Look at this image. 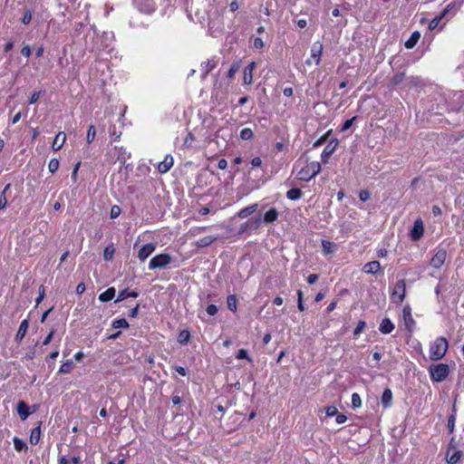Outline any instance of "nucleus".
<instances>
[{
  "instance_id": "obj_29",
  "label": "nucleus",
  "mask_w": 464,
  "mask_h": 464,
  "mask_svg": "<svg viewBox=\"0 0 464 464\" xmlns=\"http://www.w3.org/2000/svg\"><path fill=\"white\" fill-rule=\"evenodd\" d=\"M302 195H303V193H302L301 189L296 188H291L286 192L287 198H289L291 200H297L302 197Z\"/></svg>"
},
{
  "instance_id": "obj_23",
  "label": "nucleus",
  "mask_w": 464,
  "mask_h": 464,
  "mask_svg": "<svg viewBox=\"0 0 464 464\" xmlns=\"http://www.w3.org/2000/svg\"><path fill=\"white\" fill-rule=\"evenodd\" d=\"M114 296H115V289H114V287H110L99 295V300L101 302L105 303V302H109L111 299H113Z\"/></svg>"
},
{
  "instance_id": "obj_7",
  "label": "nucleus",
  "mask_w": 464,
  "mask_h": 464,
  "mask_svg": "<svg viewBox=\"0 0 464 464\" xmlns=\"http://www.w3.org/2000/svg\"><path fill=\"white\" fill-rule=\"evenodd\" d=\"M338 140L337 139H334L332 140H330L328 142V144L325 146V148L324 149L322 154H321V158H322V161L324 163H327L330 156L334 152V150H336L337 146H338Z\"/></svg>"
},
{
  "instance_id": "obj_55",
  "label": "nucleus",
  "mask_w": 464,
  "mask_h": 464,
  "mask_svg": "<svg viewBox=\"0 0 464 464\" xmlns=\"http://www.w3.org/2000/svg\"><path fill=\"white\" fill-rule=\"evenodd\" d=\"M254 46H255V48H256V49H261V48H263V47H264V42H263V40H262L261 38H259V37L255 38V40H254Z\"/></svg>"
},
{
  "instance_id": "obj_62",
  "label": "nucleus",
  "mask_w": 464,
  "mask_h": 464,
  "mask_svg": "<svg viewBox=\"0 0 464 464\" xmlns=\"http://www.w3.org/2000/svg\"><path fill=\"white\" fill-rule=\"evenodd\" d=\"M85 289H86L85 285L83 283H80L76 286V293L79 295H82L85 291Z\"/></svg>"
},
{
  "instance_id": "obj_50",
  "label": "nucleus",
  "mask_w": 464,
  "mask_h": 464,
  "mask_svg": "<svg viewBox=\"0 0 464 464\" xmlns=\"http://www.w3.org/2000/svg\"><path fill=\"white\" fill-rule=\"evenodd\" d=\"M370 192L368 190H361L359 193V198L362 201H366L370 198Z\"/></svg>"
},
{
  "instance_id": "obj_33",
  "label": "nucleus",
  "mask_w": 464,
  "mask_h": 464,
  "mask_svg": "<svg viewBox=\"0 0 464 464\" xmlns=\"http://www.w3.org/2000/svg\"><path fill=\"white\" fill-rule=\"evenodd\" d=\"M72 368H73V363H72V361H70V360H68V361L64 362L61 365V367H60V369H59V372H61V373H69V372H72Z\"/></svg>"
},
{
  "instance_id": "obj_24",
  "label": "nucleus",
  "mask_w": 464,
  "mask_h": 464,
  "mask_svg": "<svg viewBox=\"0 0 464 464\" xmlns=\"http://www.w3.org/2000/svg\"><path fill=\"white\" fill-rule=\"evenodd\" d=\"M28 321L27 320H23L19 325V328H18V331H17V334L15 335V339L17 341H21L24 335L26 334V332H27V329H28Z\"/></svg>"
},
{
  "instance_id": "obj_32",
  "label": "nucleus",
  "mask_w": 464,
  "mask_h": 464,
  "mask_svg": "<svg viewBox=\"0 0 464 464\" xmlns=\"http://www.w3.org/2000/svg\"><path fill=\"white\" fill-rule=\"evenodd\" d=\"M11 188V185L10 184H7L4 190L1 192L0 194V209H4L6 205H7V199H6V197H5V193L6 191Z\"/></svg>"
},
{
  "instance_id": "obj_34",
  "label": "nucleus",
  "mask_w": 464,
  "mask_h": 464,
  "mask_svg": "<svg viewBox=\"0 0 464 464\" xmlns=\"http://www.w3.org/2000/svg\"><path fill=\"white\" fill-rule=\"evenodd\" d=\"M254 137V132L249 128H244L240 131V138L244 140H249Z\"/></svg>"
},
{
  "instance_id": "obj_13",
  "label": "nucleus",
  "mask_w": 464,
  "mask_h": 464,
  "mask_svg": "<svg viewBox=\"0 0 464 464\" xmlns=\"http://www.w3.org/2000/svg\"><path fill=\"white\" fill-rule=\"evenodd\" d=\"M381 269H382V266H381L380 262H378V261L368 262L362 267V271L365 274H370V275H376L381 271Z\"/></svg>"
},
{
  "instance_id": "obj_39",
  "label": "nucleus",
  "mask_w": 464,
  "mask_h": 464,
  "mask_svg": "<svg viewBox=\"0 0 464 464\" xmlns=\"http://www.w3.org/2000/svg\"><path fill=\"white\" fill-rule=\"evenodd\" d=\"M352 405L353 408H360L362 406V400L358 393L352 394Z\"/></svg>"
},
{
  "instance_id": "obj_19",
  "label": "nucleus",
  "mask_w": 464,
  "mask_h": 464,
  "mask_svg": "<svg viewBox=\"0 0 464 464\" xmlns=\"http://www.w3.org/2000/svg\"><path fill=\"white\" fill-rule=\"evenodd\" d=\"M217 66V62L214 60H207L201 63V68L203 71V78H206L208 74Z\"/></svg>"
},
{
  "instance_id": "obj_57",
  "label": "nucleus",
  "mask_w": 464,
  "mask_h": 464,
  "mask_svg": "<svg viewBox=\"0 0 464 464\" xmlns=\"http://www.w3.org/2000/svg\"><path fill=\"white\" fill-rule=\"evenodd\" d=\"M251 165L255 168L260 167L262 165V160L260 157H255L251 160Z\"/></svg>"
},
{
  "instance_id": "obj_5",
  "label": "nucleus",
  "mask_w": 464,
  "mask_h": 464,
  "mask_svg": "<svg viewBox=\"0 0 464 464\" xmlns=\"http://www.w3.org/2000/svg\"><path fill=\"white\" fill-rule=\"evenodd\" d=\"M172 261V257L168 254H160L152 257L149 263V269L165 268Z\"/></svg>"
},
{
  "instance_id": "obj_8",
  "label": "nucleus",
  "mask_w": 464,
  "mask_h": 464,
  "mask_svg": "<svg viewBox=\"0 0 464 464\" xmlns=\"http://www.w3.org/2000/svg\"><path fill=\"white\" fill-rule=\"evenodd\" d=\"M156 249V243H148L143 245L139 252H138V258L140 261H145Z\"/></svg>"
},
{
  "instance_id": "obj_25",
  "label": "nucleus",
  "mask_w": 464,
  "mask_h": 464,
  "mask_svg": "<svg viewBox=\"0 0 464 464\" xmlns=\"http://www.w3.org/2000/svg\"><path fill=\"white\" fill-rule=\"evenodd\" d=\"M420 38V34L415 31L411 34V37L406 41L405 46L408 49L413 48Z\"/></svg>"
},
{
  "instance_id": "obj_47",
  "label": "nucleus",
  "mask_w": 464,
  "mask_h": 464,
  "mask_svg": "<svg viewBox=\"0 0 464 464\" xmlns=\"http://www.w3.org/2000/svg\"><path fill=\"white\" fill-rule=\"evenodd\" d=\"M31 20H32V13L29 10H27L24 14V16L22 18V23L24 24H28L31 22Z\"/></svg>"
},
{
  "instance_id": "obj_14",
  "label": "nucleus",
  "mask_w": 464,
  "mask_h": 464,
  "mask_svg": "<svg viewBox=\"0 0 464 464\" xmlns=\"http://www.w3.org/2000/svg\"><path fill=\"white\" fill-rule=\"evenodd\" d=\"M174 160L171 155H166L164 160L158 165V170L160 173L168 172L173 166Z\"/></svg>"
},
{
  "instance_id": "obj_4",
  "label": "nucleus",
  "mask_w": 464,
  "mask_h": 464,
  "mask_svg": "<svg viewBox=\"0 0 464 464\" xmlns=\"http://www.w3.org/2000/svg\"><path fill=\"white\" fill-rule=\"evenodd\" d=\"M406 295V283L404 279L398 280L393 286L391 300L396 304H401Z\"/></svg>"
},
{
  "instance_id": "obj_36",
  "label": "nucleus",
  "mask_w": 464,
  "mask_h": 464,
  "mask_svg": "<svg viewBox=\"0 0 464 464\" xmlns=\"http://www.w3.org/2000/svg\"><path fill=\"white\" fill-rule=\"evenodd\" d=\"M190 337V334L188 331H181L178 336V342L182 344H186Z\"/></svg>"
},
{
  "instance_id": "obj_41",
  "label": "nucleus",
  "mask_w": 464,
  "mask_h": 464,
  "mask_svg": "<svg viewBox=\"0 0 464 464\" xmlns=\"http://www.w3.org/2000/svg\"><path fill=\"white\" fill-rule=\"evenodd\" d=\"M365 325H366V323L364 321H359L354 331H353V335L354 336L360 335L362 333V331L364 330Z\"/></svg>"
},
{
  "instance_id": "obj_28",
  "label": "nucleus",
  "mask_w": 464,
  "mask_h": 464,
  "mask_svg": "<svg viewBox=\"0 0 464 464\" xmlns=\"http://www.w3.org/2000/svg\"><path fill=\"white\" fill-rule=\"evenodd\" d=\"M40 438H41V429H40V426H38V427L33 429L31 431L30 443L32 445H36L39 442Z\"/></svg>"
},
{
  "instance_id": "obj_6",
  "label": "nucleus",
  "mask_w": 464,
  "mask_h": 464,
  "mask_svg": "<svg viewBox=\"0 0 464 464\" xmlns=\"http://www.w3.org/2000/svg\"><path fill=\"white\" fill-rule=\"evenodd\" d=\"M323 44L320 41L314 42L311 48V59H308L305 63L311 65L313 63L316 65L320 63L321 55L323 53Z\"/></svg>"
},
{
  "instance_id": "obj_61",
  "label": "nucleus",
  "mask_w": 464,
  "mask_h": 464,
  "mask_svg": "<svg viewBox=\"0 0 464 464\" xmlns=\"http://www.w3.org/2000/svg\"><path fill=\"white\" fill-rule=\"evenodd\" d=\"M218 168L220 169H226L227 168V161L225 159L218 160Z\"/></svg>"
},
{
  "instance_id": "obj_30",
  "label": "nucleus",
  "mask_w": 464,
  "mask_h": 464,
  "mask_svg": "<svg viewBox=\"0 0 464 464\" xmlns=\"http://www.w3.org/2000/svg\"><path fill=\"white\" fill-rule=\"evenodd\" d=\"M13 440L15 450L22 451L27 450V445L23 440L14 437Z\"/></svg>"
},
{
  "instance_id": "obj_56",
  "label": "nucleus",
  "mask_w": 464,
  "mask_h": 464,
  "mask_svg": "<svg viewBox=\"0 0 464 464\" xmlns=\"http://www.w3.org/2000/svg\"><path fill=\"white\" fill-rule=\"evenodd\" d=\"M347 417L344 414H336L335 421L337 424H343L346 421Z\"/></svg>"
},
{
  "instance_id": "obj_59",
  "label": "nucleus",
  "mask_w": 464,
  "mask_h": 464,
  "mask_svg": "<svg viewBox=\"0 0 464 464\" xmlns=\"http://www.w3.org/2000/svg\"><path fill=\"white\" fill-rule=\"evenodd\" d=\"M318 279V276L316 274H311L307 276V283L310 285L314 284Z\"/></svg>"
},
{
  "instance_id": "obj_37",
  "label": "nucleus",
  "mask_w": 464,
  "mask_h": 464,
  "mask_svg": "<svg viewBox=\"0 0 464 464\" xmlns=\"http://www.w3.org/2000/svg\"><path fill=\"white\" fill-rule=\"evenodd\" d=\"M445 14L446 11H444L440 15L434 17L429 24V29L434 30L435 28H437Z\"/></svg>"
},
{
  "instance_id": "obj_31",
  "label": "nucleus",
  "mask_w": 464,
  "mask_h": 464,
  "mask_svg": "<svg viewBox=\"0 0 464 464\" xmlns=\"http://www.w3.org/2000/svg\"><path fill=\"white\" fill-rule=\"evenodd\" d=\"M95 136H96V130H95L94 125L92 124L89 126L88 130H87V135H86L87 143L91 144L94 140Z\"/></svg>"
},
{
  "instance_id": "obj_53",
  "label": "nucleus",
  "mask_w": 464,
  "mask_h": 464,
  "mask_svg": "<svg viewBox=\"0 0 464 464\" xmlns=\"http://www.w3.org/2000/svg\"><path fill=\"white\" fill-rule=\"evenodd\" d=\"M354 120H355V117L345 121L343 125V127H342V130H346L349 128H351V126L353 125Z\"/></svg>"
},
{
  "instance_id": "obj_21",
  "label": "nucleus",
  "mask_w": 464,
  "mask_h": 464,
  "mask_svg": "<svg viewBox=\"0 0 464 464\" xmlns=\"http://www.w3.org/2000/svg\"><path fill=\"white\" fill-rule=\"evenodd\" d=\"M218 236H207V237H204L202 238H199L196 242V246H198V247L208 246L210 244H212L214 241H216L218 239Z\"/></svg>"
},
{
  "instance_id": "obj_42",
  "label": "nucleus",
  "mask_w": 464,
  "mask_h": 464,
  "mask_svg": "<svg viewBox=\"0 0 464 464\" xmlns=\"http://www.w3.org/2000/svg\"><path fill=\"white\" fill-rule=\"evenodd\" d=\"M59 168V160L57 159H52L49 161L48 169L50 172L54 173Z\"/></svg>"
},
{
  "instance_id": "obj_54",
  "label": "nucleus",
  "mask_w": 464,
  "mask_h": 464,
  "mask_svg": "<svg viewBox=\"0 0 464 464\" xmlns=\"http://www.w3.org/2000/svg\"><path fill=\"white\" fill-rule=\"evenodd\" d=\"M44 287L40 286L39 287V295L36 298V304H39L42 302V300L44 299Z\"/></svg>"
},
{
  "instance_id": "obj_49",
  "label": "nucleus",
  "mask_w": 464,
  "mask_h": 464,
  "mask_svg": "<svg viewBox=\"0 0 464 464\" xmlns=\"http://www.w3.org/2000/svg\"><path fill=\"white\" fill-rule=\"evenodd\" d=\"M206 311L209 315H215L218 313V309L216 304H209L208 305Z\"/></svg>"
},
{
  "instance_id": "obj_38",
  "label": "nucleus",
  "mask_w": 464,
  "mask_h": 464,
  "mask_svg": "<svg viewBox=\"0 0 464 464\" xmlns=\"http://www.w3.org/2000/svg\"><path fill=\"white\" fill-rule=\"evenodd\" d=\"M114 251H115V249L112 246H106L103 251L104 260H106V261L111 260L114 255Z\"/></svg>"
},
{
  "instance_id": "obj_60",
  "label": "nucleus",
  "mask_w": 464,
  "mask_h": 464,
  "mask_svg": "<svg viewBox=\"0 0 464 464\" xmlns=\"http://www.w3.org/2000/svg\"><path fill=\"white\" fill-rule=\"evenodd\" d=\"M21 53L24 56L29 57L31 55V48L29 45H25L22 48Z\"/></svg>"
},
{
  "instance_id": "obj_1",
  "label": "nucleus",
  "mask_w": 464,
  "mask_h": 464,
  "mask_svg": "<svg viewBox=\"0 0 464 464\" xmlns=\"http://www.w3.org/2000/svg\"><path fill=\"white\" fill-rule=\"evenodd\" d=\"M294 171L299 180L309 181L321 171V165L317 161L299 159L295 163Z\"/></svg>"
},
{
  "instance_id": "obj_52",
  "label": "nucleus",
  "mask_w": 464,
  "mask_h": 464,
  "mask_svg": "<svg viewBox=\"0 0 464 464\" xmlns=\"http://www.w3.org/2000/svg\"><path fill=\"white\" fill-rule=\"evenodd\" d=\"M128 297H129V292L127 290H123V291L119 293L118 297H117L115 302L123 301V300H125Z\"/></svg>"
},
{
  "instance_id": "obj_64",
  "label": "nucleus",
  "mask_w": 464,
  "mask_h": 464,
  "mask_svg": "<svg viewBox=\"0 0 464 464\" xmlns=\"http://www.w3.org/2000/svg\"><path fill=\"white\" fill-rule=\"evenodd\" d=\"M175 370H176V372H177L179 374H180V375H182V376H185V375L187 374V371H186V369H185L184 367H182V366H176V367H175Z\"/></svg>"
},
{
  "instance_id": "obj_40",
  "label": "nucleus",
  "mask_w": 464,
  "mask_h": 464,
  "mask_svg": "<svg viewBox=\"0 0 464 464\" xmlns=\"http://www.w3.org/2000/svg\"><path fill=\"white\" fill-rule=\"evenodd\" d=\"M112 326L114 328H127L129 326V324L126 321V319L122 318L113 321Z\"/></svg>"
},
{
  "instance_id": "obj_16",
  "label": "nucleus",
  "mask_w": 464,
  "mask_h": 464,
  "mask_svg": "<svg viewBox=\"0 0 464 464\" xmlns=\"http://www.w3.org/2000/svg\"><path fill=\"white\" fill-rule=\"evenodd\" d=\"M461 458V451L455 448H449L446 454V460L449 464H456Z\"/></svg>"
},
{
  "instance_id": "obj_3",
  "label": "nucleus",
  "mask_w": 464,
  "mask_h": 464,
  "mask_svg": "<svg viewBox=\"0 0 464 464\" xmlns=\"http://www.w3.org/2000/svg\"><path fill=\"white\" fill-rule=\"evenodd\" d=\"M430 373L433 382H440L449 375V365L445 363L433 364L430 367Z\"/></svg>"
},
{
  "instance_id": "obj_27",
  "label": "nucleus",
  "mask_w": 464,
  "mask_h": 464,
  "mask_svg": "<svg viewBox=\"0 0 464 464\" xmlns=\"http://www.w3.org/2000/svg\"><path fill=\"white\" fill-rule=\"evenodd\" d=\"M277 217H278L277 210L276 208H271L265 213L264 221L266 223H272L275 220H276Z\"/></svg>"
},
{
  "instance_id": "obj_58",
  "label": "nucleus",
  "mask_w": 464,
  "mask_h": 464,
  "mask_svg": "<svg viewBox=\"0 0 464 464\" xmlns=\"http://www.w3.org/2000/svg\"><path fill=\"white\" fill-rule=\"evenodd\" d=\"M194 140V136L191 133H188L184 140V145L189 147Z\"/></svg>"
},
{
  "instance_id": "obj_43",
  "label": "nucleus",
  "mask_w": 464,
  "mask_h": 464,
  "mask_svg": "<svg viewBox=\"0 0 464 464\" xmlns=\"http://www.w3.org/2000/svg\"><path fill=\"white\" fill-rule=\"evenodd\" d=\"M243 82L245 84H251L253 82V72L245 70L243 73Z\"/></svg>"
},
{
  "instance_id": "obj_44",
  "label": "nucleus",
  "mask_w": 464,
  "mask_h": 464,
  "mask_svg": "<svg viewBox=\"0 0 464 464\" xmlns=\"http://www.w3.org/2000/svg\"><path fill=\"white\" fill-rule=\"evenodd\" d=\"M121 209L119 206L114 205L111 208V218H117L121 215Z\"/></svg>"
},
{
  "instance_id": "obj_20",
  "label": "nucleus",
  "mask_w": 464,
  "mask_h": 464,
  "mask_svg": "<svg viewBox=\"0 0 464 464\" xmlns=\"http://www.w3.org/2000/svg\"><path fill=\"white\" fill-rule=\"evenodd\" d=\"M322 249L324 255H332L336 250V245L328 240H322Z\"/></svg>"
},
{
  "instance_id": "obj_11",
  "label": "nucleus",
  "mask_w": 464,
  "mask_h": 464,
  "mask_svg": "<svg viewBox=\"0 0 464 464\" xmlns=\"http://www.w3.org/2000/svg\"><path fill=\"white\" fill-rule=\"evenodd\" d=\"M134 4L142 13L150 14L154 11L153 0H134Z\"/></svg>"
},
{
  "instance_id": "obj_46",
  "label": "nucleus",
  "mask_w": 464,
  "mask_h": 464,
  "mask_svg": "<svg viewBox=\"0 0 464 464\" xmlns=\"http://www.w3.org/2000/svg\"><path fill=\"white\" fill-rule=\"evenodd\" d=\"M325 413L328 417L336 416L338 410L335 406H329L325 409Z\"/></svg>"
},
{
  "instance_id": "obj_15",
  "label": "nucleus",
  "mask_w": 464,
  "mask_h": 464,
  "mask_svg": "<svg viewBox=\"0 0 464 464\" xmlns=\"http://www.w3.org/2000/svg\"><path fill=\"white\" fill-rule=\"evenodd\" d=\"M34 411H30V407L24 401H19L17 404V413L22 420H26Z\"/></svg>"
},
{
  "instance_id": "obj_2",
  "label": "nucleus",
  "mask_w": 464,
  "mask_h": 464,
  "mask_svg": "<svg viewBox=\"0 0 464 464\" xmlns=\"http://www.w3.org/2000/svg\"><path fill=\"white\" fill-rule=\"evenodd\" d=\"M449 349V343L445 337L436 338L430 345L429 354L432 361H439L445 356Z\"/></svg>"
},
{
  "instance_id": "obj_22",
  "label": "nucleus",
  "mask_w": 464,
  "mask_h": 464,
  "mask_svg": "<svg viewBox=\"0 0 464 464\" xmlns=\"http://www.w3.org/2000/svg\"><path fill=\"white\" fill-rule=\"evenodd\" d=\"M257 207H258V205H257V204H253V205H250V206H248V207H246V208H242V209L238 212L237 216H238L240 218H247L248 216H250L251 214H253L254 212H256V209H257Z\"/></svg>"
},
{
  "instance_id": "obj_10",
  "label": "nucleus",
  "mask_w": 464,
  "mask_h": 464,
  "mask_svg": "<svg viewBox=\"0 0 464 464\" xmlns=\"http://www.w3.org/2000/svg\"><path fill=\"white\" fill-rule=\"evenodd\" d=\"M402 319L406 328L411 331L415 322L411 314V308L409 305H405L402 309Z\"/></svg>"
},
{
  "instance_id": "obj_45",
  "label": "nucleus",
  "mask_w": 464,
  "mask_h": 464,
  "mask_svg": "<svg viewBox=\"0 0 464 464\" xmlns=\"http://www.w3.org/2000/svg\"><path fill=\"white\" fill-rule=\"evenodd\" d=\"M240 64L238 63L232 64V66L228 70L227 77L230 79L233 78L235 74L238 72Z\"/></svg>"
},
{
  "instance_id": "obj_63",
  "label": "nucleus",
  "mask_w": 464,
  "mask_h": 464,
  "mask_svg": "<svg viewBox=\"0 0 464 464\" xmlns=\"http://www.w3.org/2000/svg\"><path fill=\"white\" fill-rule=\"evenodd\" d=\"M22 118V113L21 112H17L11 120V123L12 124H15L17 123Z\"/></svg>"
},
{
  "instance_id": "obj_51",
  "label": "nucleus",
  "mask_w": 464,
  "mask_h": 464,
  "mask_svg": "<svg viewBox=\"0 0 464 464\" xmlns=\"http://www.w3.org/2000/svg\"><path fill=\"white\" fill-rule=\"evenodd\" d=\"M41 94H42V92H34V93L31 95V97H30L29 103H30V104H34V103H35V102L39 100V98H40Z\"/></svg>"
},
{
  "instance_id": "obj_9",
  "label": "nucleus",
  "mask_w": 464,
  "mask_h": 464,
  "mask_svg": "<svg viewBox=\"0 0 464 464\" xmlns=\"http://www.w3.org/2000/svg\"><path fill=\"white\" fill-rule=\"evenodd\" d=\"M447 258V252L444 249L438 250L430 260V265L434 268H440Z\"/></svg>"
},
{
  "instance_id": "obj_17",
  "label": "nucleus",
  "mask_w": 464,
  "mask_h": 464,
  "mask_svg": "<svg viewBox=\"0 0 464 464\" xmlns=\"http://www.w3.org/2000/svg\"><path fill=\"white\" fill-rule=\"evenodd\" d=\"M66 140V134L63 131H60L54 138L53 141L52 148L53 150L57 151L63 146Z\"/></svg>"
},
{
  "instance_id": "obj_48",
  "label": "nucleus",
  "mask_w": 464,
  "mask_h": 464,
  "mask_svg": "<svg viewBox=\"0 0 464 464\" xmlns=\"http://www.w3.org/2000/svg\"><path fill=\"white\" fill-rule=\"evenodd\" d=\"M237 358L241 360V359H247L248 361L251 362L250 358L248 357L247 355V351L245 350V349H240L237 354Z\"/></svg>"
},
{
  "instance_id": "obj_26",
  "label": "nucleus",
  "mask_w": 464,
  "mask_h": 464,
  "mask_svg": "<svg viewBox=\"0 0 464 464\" xmlns=\"http://www.w3.org/2000/svg\"><path fill=\"white\" fill-rule=\"evenodd\" d=\"M392 401V392L390 389H385L382 396V403L383 407H390Z\"/></svg>"
},
{
  "instance_id": "obj_18",
  "label": "nucleus",
  "mask_w": 464,
  "mask_h": 464,
  "mask_svg": "<svg viewBox=\"0 0 464 464\" xmlns=\"http://www.w3.org/2000/svg\"><path fill=\"white\" fill-rule=\"evenodd\" d=\"M379 330L384 334H391L394 330V324L389 318H384L380 324Z\"/></svg>"
},
{
  "instance_id": "obj_12",
  "label": "nucleus",
  "mask_w": 464,
  "mask_h": 464,
  "mask_svg": "<svg viewBox=\"0 0 464 464\" xmlns=\"http://www.w3.org/2000/svg\"><path fill=\"white\" fill-rule=\"evenodd\" d=\"M424 227L423 222L420 218H418L414 221L413 227L411 232V239L416 241L420 238V237L423 235Z\"/></svg>"
},
{
  "instance_id": "obj_35",
  "label": "nucleus",
  "mask_w": 464,
  "mask_h": 464,
  "mask_svg": "<svg viewBox=\"0 0 464 464\" xmlns=\"http://www.w3.org/2000/svg\"><path fill=\"white\" fill-rule=\"evenodd\" d=\"M237 301L236 295H231L227 296V308L232 312H236L237 311Z\"/></svg>"
}]
</instances>
